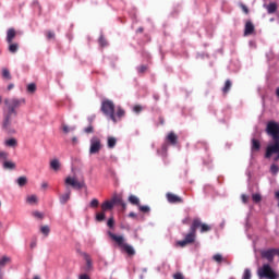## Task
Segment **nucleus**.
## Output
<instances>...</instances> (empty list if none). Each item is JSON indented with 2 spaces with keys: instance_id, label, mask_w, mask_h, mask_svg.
Returning a JSON list of instances; mask_svg holds the SVG:
<instances>
[{
  "instance_id": "obj_1",
  "label": "nucleus",
  "mask_w": 279,
  "mask_h": 279,
  "mask_svg": "<svg viewBox=\"0 0 279 279\" xmlns=\"http://www.w3.org/2000/svg\"><path fill=\"white\" fill-rule=\"evenodd\" d=\"M26 102L27 100L25 98H4L2 129L5 130V132L14 134V130H12V119H16V117H19V108L25 106Z\"/></svg>"
},
{
  "instance_id": "obj_2",
  "label": "nucleus",
  "mask_w": 279,
  "mask_h": 279,
  "mask_svg": "<svg viewBox=\"0 0 279 279\" xmlns=\"http://www.w3.org/2000/svg\"><path fill=\"white\" fill-rule=\"evenodd\" d=\"M108 235L110 239H112V241H116L119 247H121V250H123V252H125L129 256H134V254H136L134 246L125 243V238L123 235H117L110 231L108 232Z\"/></svg>"
},
{
  "instance_id": "obj_3",
  "label": "nucleus",
  "mask_w": 279,
  "mask_h": 279,
  "mask_svg": "<svg viewBox=\"0 0 279 279\" xmlns=\"http://www.w3.org/2000/svg\"><path fill=\"white\" fill-rule=\"evenodd\" d=\"M258 278H266V279H279V271L274 269L271 265L264 264L260 268L257 269Z\"/></svg>"
},
{
  "instance_id": "obj_4",
  "label": "nucleus",
  "mask_w": 279,
  "mask_h": 279,
  "mask_svg": "<svg viewBox=\"0 0 279 279\" xmlns=\"http://www.w3.org/2000/svg\"><path fill=\"white\" fill-rule=\"evenodd\" d=\"M101 111L106 117H109L113 123H117V118L114 117V102H112V100L102 101Z\"/></svg>"
},
{
  "instance_id": "obj_5",
  "label": "nucleus",
  "mask_w": 279,
  "mask_h": 279,
  "mask_svg": "<svg viewBox=\"0 0 279 279\" xmlns=\"http://www.w3.org/2000/svg\"><path fill=\"white\" fill-rule=\"evenodd\" d=\"M274 154H276V156L274 157V161L278 162L279 161V140H274V144H269L267 146L265 158H270L271 156H274Z\"/></svg>"
},
{
  "instance_id": "obj_6",
  "label": "nucleus",
  "mask_w": 279,
  "mask_h": 279,
  "mask_svg": "<svg viewBox=\"0 0 279 279\" xmlns=\"http://www.w3.org/2000/svg\"><path fill=\"white\" fill-rule=\"evenodd\" d=\"M268 136H271L272 141H279V123L276 121H269L266 126Z\"/></svg>"
},
{
  "instance_id": "obj_7",
  "label": "nucleus",
  "mask_w": 279,
  "mask_h": 279,
  "mask_svg": "<svg viewBox=\"0 0 279 279\" xmlns=\"http://www.w3.org/2000/svg\"><path fill=\"white\" fill-rule=\"evenodd\" d=\"M101 151V140L97 136L90 138L89 154H99Z\"/></svg>"
},
{
  "instance_id": "obj_8",
  "label": "nucleus",
  "mask_w": 279,
  "mask_h": 279,
  "mask_svg": "<svg viewBox=\"0 0 279 279\" xmlns=\"http://www.w3.org/2000/svg\"><path fill=\"white\" fill-rule=\"evenodd\" d=\"M195 236H196L195 231L190 229V232L185 235L184 240L179 241L178 245L180 247H186V245H189L191 243H195Z\"/></svg>"
},
{
  "instance_id": "obj_9",
  "label": "nucleus",
  "mask_w": 279,
  "mask_h": 279,
  "mask_svg": "<svg viewBox=\"0 0 279 279\" xmlns=\"http://www.w3.org/2000/svg\"><path fill=\"white\" fill-rule=\"evenodd\" d=\"M65 184L72 186V189H84L86 186V182L77 181L75 178L68 177L65 179Z\"/></svg>"
},
{
  "instance_id": "obj_10",
  "label": "nucleus",
  "mask_w": 279,
  "mask_h": 279,
  "mask_svg": "<svg viewBox=\"0 0 279 279\" xmlns=\"http://www.w3.org/2000/svg\"><path fill=\"white\" fill-rule=\"evenodd\" d=\"M262 258H266L268 263H274V257L276 256V248L263 250L260 251Z\"/></svg>"
},
{
  "instance_id": "obj_11",
  "label": "nucleus",
  "mask_w": 279,
  "mask_h": 279,
  "mask_svg": "<svg viewBox=\"0 0 279 279\" xmlns=\"http://www.w3.org/2000/svg\"><path fill=\"white\" fill-rule=\"evenodd\" d=\"M167 199L170 204H182V198L173 193H168Z\"/></svg>"
},
{
  "instance_id": "obj_12",
  "label": "nucleus",
  "mask_w": 279,
  "mask_h": 279,
  "mask_svg": "<svg viewBox=\"0 0 279 279\" xmlns=\"http://www.w3.org/2000/svg\"><path fill=\"white\" fill-rule=\"evenodd\" d=\"M252 34H254V24L248 21L244 27V36H252Z\"/></svg>"
},
{
  "instance_id": "obj_13",
  "label": "nucleus",
  "mask_w": 279,
  "mask_h": 279,
  "mask_svg": "<svg viewBox=\"0 0 279 279\" xmlns=\"http://www.w3.org/2000/svg\"><path fill=\"white\" fill-rule=\"evenodd\" d=\"M27 182L29 181L26 175H21L15 180V183L17 184V186H20V189L27 186Z\"/></svg>"
},
{
  "instance_id": "obj_14",
  "label": "nucleus",
  "mask_w": 279,
  "mask_h": 279,
  "mask_svg": "<svg viewBox=\"0 0 279 279\" xmlns=\"http://www.w3.org/2000/svg\"><path fill=\"white\" fill-rule=\"evenodd\" d=\"M62 163H60V159L54 158L50 161V169H52V171H60Z\"/></svg>"
},
{
  "instance_id": "obj_15",
  "label": "nucleus",
  "mask_w": 279,
  "mask_h": 279,
  "mask_svg": "<svg viewBox=\"0 0 279 279\" xmlns=\"http://www.w3.org/2000/svg\"><path fill=\"white\" fill-rule=\"evenodd\" d=\"M16 38V31L14 28H9L7 32V43L12 44V40Z\"/></svg>"
},
{
  "instance_id": "obj_16",
  "label": "nucleus",
  "mask_w": 279,
  "mask_h": 279,
  "mask_svg": "<svg viewBox=\"0 0 279 279\" xmlns=\"http://www.w3.org/2000/svg\"><path fill=\"white\" fill-rule=\"evenodd\" d=\"M2 167L8 171H14V169H16V163L7 159V161L2 163Z\"/></svg>"
},
{
  "instance_id": "obj_17",
  "label": "nucleus",
  "mask_w": 279,
  "mask_h": 279,
  "mask_svg": "<svg viewBox=\"0 0 279 279\" xmlns=\"http://www.w3.org/2000/svg\"><path fill=\"white\" fill-rule=\"evenodd\" d=\"M4 145L5 147H12L14 149L19 146V141H16L14 137H11L4 141Z\"/></svg>"
},
{
  "instance_id": "obj_18",
  "label": "nucleus",
  "mask_w": 279,
  "mask_h": 279,
  "mask_svg": "<svg viewBox=\"0 0 279 279\" xmlns=\"http://www.w3.org/2000/svg\"><path fill=\"white\" fill-rule=\"evenodd\" d=\"M83 256L86 262V271H90V269H93V259H90V255L86 253H84Z\"/></svg>"
},
{
  "instance_id": "obj_19",
  "label": "nucleus",
  "mask_w": 279,
  "mask_h": 279,
  "mask_svg": "<svg viewBox=\"0 0 279 279\" xmlns=\"http://www.w3.org/2000/svg\"><path fill=\"white\" fill-rule=\"evenodd\" d=\"M111 202H112L113 206H114V204H119L120 206H122V208H126L125 202H123V198H121L118 195L113 196Z\"/></svg>"
},
{
  "instance_id": "obj_20",
  "label": "nucleus",
  "mask_w": 279,
  "mask_h": 279,
  "mask_svg": "<svg viewBox=\"0 0 279 279\" xmlns=\"http://www.w3.org/2000/svg\"><path fill=\"white\" fill-rule=\"evenodd\" d=\"M10 263H12V258L8 257V255H3L0 259V271Z\"/></svg>"
},
{
  "instance_id": "obj_21",
  "label": "nucleus",
  "mask_w": 279,
  "mask_h": 279,
  "mask_svg": "<svg viewBox=\"0 0 279 279\" xmlns=\"http://www.w3.org/2000/svg\"><path fill=\"white\" fill-rule=\"evenodd\" d=\"M71 199V190L68 189L66 193L60 196V204H66Z\"/></svg>"
},
{
  "instance_id": "obj_22",
  "label": "nucleus",
  "mask_w": 279,
  "mask_h": 279,
  "mask_svg": "<svg viewBox=\"0 0 279 279\" xmlns=\"http://www.w3.org/2000/svg\"><path fill=\"white\" fill-rule=\"evenodd\" d=\"M26 203H28L31 206H35L36 204H38V196H36V194L28 195L26 197Z\"/></svg>"
},
{
  "instance_id": "obj_23",
  "label": "nucleus",
  "mask_w": 279,
  "mask_h": 279,
  "mask_svg": "<svg viewBox=\"0 0 279 279\" xmlns=\"http://www.w3.org/2000/svg\"><path fill=\"white\" fill-rule=\"evenodd\" d=\"M112 208H114L112 201H106L101 205L102 213H106V210H112Z\"/></svg>"
},
{
  "instance_id": "obj_24",
  "label": "nucleus",
  "mask_w": 279,
  "mask_h": 279,
  "mask_svg": "<svg viewBox=\"0 0 279 279\" xmlns=\"http://www.w3.org/2000/svg\"><path fill=\"white\" fill-rule=\"evenodd\" d=\"M268 14H274L278 10V4L276 2H270L268 5H265Z\"/></svg>"
},
{
  "instance_id": "obj_25",
  "label": "nucleus",
  "mask_w": 279,
  "mask_h": 279,
  "mask_svg": "<svg viewBox=\"0 0 279 279\" xmlns=\"http://www.w3.org/2000/svg\"><path fill=\"white\" fill-rule=\"evenodd\" d=\"M202 220H199V219H194L193 220V223H192V226H191V228H190V230H192L193 232H197V228H202Z\"/></svg>"
},
{
  "instance_id": "obj_26",
  "label": "nucleus",
  "mask_w": 279,
  "mask_h": 279,
  "mask_svg": "<svg viewBox=\"0 0 279 279\" xmlns=\"http://www.w3.org/2000/svg\"><path fill=\"white\" fill-rule=\"evenodd\" d=\"M252 151H260V142L256 138L252 140V146H251Z\"/></svg>"
},
{
  "instance_id": "obj_27",
  "label": "nucleus",
  "mask_w": 279,
  "mask_h": 279,
  "mask_svg": "<svg viewBox=\"0 0 279 279\" xmlns=\"http://www.w3.org/2000/svg\"><path fill=\"white\" fill-rule=\"evenodd\" d=\"M167 140L169 141V143H171V145L178 144V135H175V133H173V132H170L168 134Z\"/></svg>"
},
{
  "instance_id": "obj_28",
  "label": "nucleus",
  "mask_w": 279,
  "mask_h": 279,
  "mask_svg": "<svg viewBox=\"0 0 279 279\" xmlns=\"http://www.w3.org/2000/svg\"><path fill=\"white\" fill-rule=\"evenodd\" d=\"M8 158H10V154L5 150H0V162H5L8 161Z\"/></svg>"
},
{
  "instance_id": "obj_29",
  "label": "nucleus",
  "mask_w": 279,
  "mask_h": 279,
  "mask_svg": "<svg viewBox=\"0 0 279 279\" xmlns=\"http://www.w3.org/2000/svg\"><path fill=\"white\" fill-rule=\"evenodd\" d=\"M129 202L130 204H133V206H138L141 204V199H138V197L135 195H130Z\"/></svg>"
},
{
  "instance_id": "obj_30",
  "label": "nucleus",
  "mask_w": 279,
  "mask_h": 279,
  "mask_svg": "<svg viewBox=\"0 0 279 279\" xmlns=\"http://www.w3.org/2000/svg\"><path fill=\"white\" fill-rule=\"evenodd\" d=\"M232 88V82H230V80L226 81L225 83V87L222 88V93L225 95H228V93H230V89Z\"/></svg>"
},
{
  "instance_id": "obj_31",
  "label": "nucleus",
  "mask_w": 279,
  "mask_h": 279,
  "mask_svg": "<svg viewBox=\"0 0 279 279\" xmlns=\"http://www.w3.org/2000/svg\"><path fill=\"white\" fill-rule=\"evenodd\" d=\"M107 145L109 149H114L117 146V140L114 137H108Z\"/></svg>"
},
{
  "instance_id": "obj_32",
  "label": "nucleus",
  "mask_w": 279,
  "mask_h": 279,
  "mask_svg": "<svg viewBox=\"0 0 279 279\" xmlns=\"http://www.w3.org/2000/svg\"><path fill=\"white\" fill-rule=\"evenodd\" d=\"M40 232L44 234V236H49V232H51V229L49 226L45 225L40 227Z\"/></svg>"
},
{
  "instance_id": "obj_33",
  "label": "nucleus",
  "mask_w": 279,
  "mask_h": 279,
  "mask_svg": "<svg viewBox=\"0 0 279 279\" xmlns=\"http://www.w3.org/2000/svg\"><path fill=\"white\" fill-rule=\"evenodd\" d=\"M2 77H4V80H12V74H10V70H8L7 68L2 69Z\"/></svg>"
},
{
  "instance_id": "obj_34",
  "label": "nucleus",
  "mask_w": 279,
  "mask_h": 279,
  "mask_svg": "<svg viewBox=\"0 0 279 279\" xmlns=\"http://www.w3.org/2000/svg\"><path fill=\"white\" fill-rule=\"evenodd\" d=\"M270 172L272 173V175H278V172H279V167H278V165L272 163V165L270 166Z\"/></svg>"
},
{
  "instance_id": "obj_35",
  "label": "nucleus",
  "mask_w": 279,
  "mask_h": 279,
  "mask_svg": "<svg viewBox=\"0 0 279 279\" xmlns=\"http://www.w3.org/2000/svg\"><path fill=\"white\" fill-rule=\"evenodd\" d=\"M9 51H10L11 53H16V52L19 51V44H11V45L9 46Z\"/></svg>"
},
{
  "instance_id": "obj_36",
  "label": "nucleus",
  "mask_w": 279,
  "mask_h": 279,
  "mask_svg": "<svg viewBox=\"0 0 279 279\" xmlns=\"http://www.w3.org/2000/svg\"><path fill=\"white\" fill-rule=\"evenodd\" d=\"M75 130V126L69 128L66 124H62V131L64 134H69V132H73Z\"/></svg>"
},
{
  "instance_id": "obj_37",
  "label": "nucleus",
  "mask_w": 279,
  "mask_h": 279,
  "mask_svg": "<svg viewBox=\"0 0 279 279\" xmlns=\"http://www.w3.org/2000/svg\"><path fill=\"white\" fill-rule=\"evenodd\" d=\"M105 220H106V214L104 211L96 214V221H105Z\"/></svg>"
},
{
  "instance_id": "obj_38",
  "label": "nucleus",
  "mask_w": 279,
  "mask_h": 279,
  "mask_svg": "<svg viewBox=\"0 0 279 279\" xmlns=\"http://www.w3.org/2000/svg\"><path fill=\"white\" fill-rule=\"evenodd\" d=\"M27 93H31V94L36 93V85L34 83H31L27 85Z\"/></svg>"
},
{
  "instance_id": "obj_39",
  "label": "nucleus",
  "mask_w": 279,
  "mask_h": 279,
  "mask_svg": "<svg viewBox=\"0 0 279 279\" xmlns=\"http://www.w3.org/2000/svg\"><path fill=\"white\" fill-rule=\"evenodd\" d=\"M33 217H35L36 219H45V215L38 210L33 211Z\"/></svg>"
},
{
  "instance_id": "obj_40",
  "label": "nucleus",
  "mask_w": 279,
  "mask_h": 279,
  "mask_svg": "<svg viewBox=\"0 0 279 279\" xmlns=\"http://www.w3.org/2000/svg\"><path fill=\"white\" fill-rule=\"evenodd\" d=\"M85 134H93L95 132V128L93 124H89L87 128L84 129Z\"/></svg>"
},
{
  "instance_id": "obj_41",
  "label": "nucleus",
  "mask_w": 279,
  "mask_h": 279,
  "mask_svg": "<svg viewBox=\"0 0 279 279\" xmlns=\"http://www.w3.org/2000/svg\"><path fill=\"white\" fill-rule=\"evenodd\" d=\"M243 279H252V271L250 269L244 270Z\"/></svg>"
},
{
  "instance_id": "obj_42",
  "label": "nucleus",
  "mask_w": 279,
  "mask_h": 279,
  "mask_svg": "<svg viewBox=\"0 0 279 279\" xmlns=\"http://www.w3.org/2000/svg\"><path fill=\"white\" fill-rule=\"evenodd\" d=\"M201 232H210V226L206 223L201 225Z\"/></svg>"
},
{
  "instance_id": "obj_43",
  "label": "nucleus",
  "mask_w": 279,
  "mask_h": 279,
  "mask_svg": "<svg viewBox=\"0 0 279 279\" xmlns=\"http://www.w3.org/2000/svg\"><path fill=\"white\" fill-rule=\"evenodd\" d=\"M252 199H253V202H255V204H258V202H260V199H263V197L260 196V194H253Z\"/></svg>"
},
{
  "instance_id": "obj_44",
  "label": "nucleus",
  "mask_w": 279,
  "mask_h": 279,
  "mask_svg": "<svg viewBox=\"0 0 279 279\" xmlns=\"http://www.w3.org/2000/svg\"><path fill=\"white\" fill-rule=\"evenodd\" d=\"M97 206H99V201L97 198L92 199L90 207L92 208H97Z\"/></svg>"
},
{
  "instance_id": "obj_45",
  "label": "nucleus",
  "mask_w": 279,
  "mask_h": 279,
  "mask_svg": "<svg viewBox=\"0 0 279 279\" xmlns=\"http://www.w3.org/2000/svg\"><path fill=\"white\" fill-rule=\"evenodd\" d=\"M107 226L108 228H114V218H109L107 221Z\"/></svg>"
},
{
  "instance_id": "obj_46",
  "label": "nucleus",
  "mask_w": 279,
  "mask_h": 279,
  "mask_svg": "<svg viewBox=\"0 0 279 279\" xmlns=\"http://www.w3.org/2000/svg\"><path fill=\"white\" fill-rule=\"evenodd\" d=\"M240 8L242 9V11L244 12V14H250V9H247V7L243 3L240 4Z\"/></svg>"
},
{
  "instance_id": "obj_47",
  "label": "nucleus",
  "mask_w": 279,
  "mask_h": 279,
  "mask_svg": "<svg viewBox=\"0 0 279 279\" xmlns=\"http://www.w3.org/2000/svg\"><path fill=\"white\" fill-rule=\"evenodd\" d=\"M47 38H48V40H51V39L56 38V34L53 32L49 31L47 33Z\"/></svg>"
},
{
  "instance_id": "obj_48",
  "label": "nucleus",
  "mask_w": 279,
  "mask_h": 279,
  "mask_svg": "<svg viewBox=\"0 0 279 279\" xmlns=\"http://www.w3.org/2000/svg\"><path fill=\"white\" fill-rule=\"evenodd\" d=\"M214 260H216V263H221L222 260L221 254L214 255Z\"/></svg>"
},
{
  "instance_id": "obj_49",
  "label": "nucleus",
  "mask_w": 279,
  "mask_h": 279,
  "mask_svg": "<svg viewBox=\"0 0 279 279\" xmlns=\"http://www.w3.org/2000/svg\"><path fill=\"white\" fill-rule=\"evenodd\" d=\"M142 213H149V206H140Z\"/></svg>"
},
{
  "instance_id": "obj_50",
  "label": "nucleus",
  "mask_w": 279,
  "mask_h": 279,
  "mask_svg": "<svg viewBox=\"0 0 279 279\" xmlns=\"http://www.w3.org/2000/svg\"><path fill=\"white\" fill-rule=\"evenodd\" d=\"M99 44H100L101 47H106L107 43H106V39L104 38V36H101L99 38Z\"/></svg>"
},
{
  "instance_id": "obj_51",
  "label": "nucleus",
  "mask_w": 279,
  "mask_h": 279,
  "mask_svg": "<svg viewBox=\"0 0 279 279\" xmlns=\"http://www.w3.org/2000/svg\"><path fill=\"white\" fill-rule=\"evenodd\" d=\"M123 114H125V111L123 109L119 108L117 116L121 118V117H123Z\"/></svg>"
},
{
  "instance_id": "obj_52",
  "label": "nucleus",
  "mask_w": 279,
  "mask_h": 279,
  "mask_svg": "<svg viewBox=\"0 0 279 279\" xmlns=\"http://www.w3.org/2000/svg\"><path fill=\"white\" fill-rule=\"evenodd\" d=\"M36 245H37L36 240H33V241L31 242V244H29L31 250L36 248Z\"/></svg>"
},
{
  "instance_id": "obj_53",
  "label": "nucleus",
  "mask_w": 279,
  "mask_h": 279,
  "mask_svg": "<svg viewBox=\"0 0 279 279\" xmlns=\"http://www.w3.org/2000/svg\"><path fill=\"white\" fill-rule=\"evenodd\" d=\"M173 278H174V279H184V276H183L182 274L178 272V274H175V275L173 276Z\"/></svg>"
},
{
  "instance_id": "obj_54",
  "label": "nucleus",
  "mask_w": 279,
  "mask_h": 279,
  "mask_svg": "<svg viewBox=\"0 0 279 279\" xmlns=\"http://www.w3.org/2000/svg\"><path fill=\"white\" fill-rule=\"evenodd\" d=\"M142 110H143V107H141V106L134 107V112H136V113L141 112Z\"/></svg>"
},
{
  "instance_id": "obj_55",
  "label": "nucleus",
  "mask_w": 279,
  "mask_h": 279,
  "mask_svg": "<svg viewBox=\"0 0 279 279\" xmlns=\"http://www.w3.org/2000/svg\"><path fill=\"white\" fill-rule=\"evenodd\" d=\"M147 71V68L145 65L140 66L138 72L145 73Z\"/></svg>"
},
{
  "instance_id": "obj_56",
  "label": "nucleus",
  "mask_w": 279,
  "mask_h": 279,
  "mask_svg": "<svg viewBox=\"0 0 279 279\" xmlns=\"http://www.w3.org/2000/svg\"><path fill=\"white\" fill-rule=\"evenodd\" d=\"M78 279H90V277L86 274H83L78 277Z\"/></svg>"
},
{
  "instance_id": "obj_57",
  "label": "nucleus",
  "mask_w": 279,
  "mask_h": 279,
  "mask_svg": "<svg viewBox=\"0 0 279 279\" xmlns=\"http://www.w3.org/2000/svg\"><path fill=\"white\" fill-rule=\"evenodd\" d=\"M77 143H78L77 136L72 137V144L77 145Z\"/></svg>"
},
{
  "instance_id": "obj_58",
  "label": "nucleus",
  "mask_w": 279,
  "mask_h": 279,
  "mask_svg": "<svg viewBox=\"0 0 279 279\" xmlns=\"http://www.w3.org/2000/svg\"><path fill=\"white\" fill-rule=\"evenodd\" d=\"M14 88V83H10L7 87V90H12Z\"/></svg>"
},
{
  "instance_id": "obj_59",
  "label": "nucleus",
  "mask_w": 279,
  "mask_h": 279,
  "mask_svg": "<svg viewBox=\"0 0 279 279\" xmlns=\"http://www.w3.org/2000/svg\"><path fill=\"white\" fill-rule=\"evenodd\" d=\"M242 202L244 204H247V196L245 194L242 195Z\"/></svg>"
},
{
  "instance_id": "obj_60",
  "label": "nucleus",
  "mask_w": 279,
  "mask_h": 279,
  "mask_svg": "<svg viewBox=\"0 0 279 279\" xmlns=\"http://www.w3.org/2000/svg\"><path fill=\"white\" fill-rule=\"evenodd\" d=\"M48 186H49V184L47 182L41 183V189H47Z\"/></svg>"
},
{
  "instance_id": "obj_61",
  "label": "nucleus",
  "mask_w": 279,
  "mask_h": 279,
  "mask_svg": "<svg viewBox=\"0 0 279 279\" xmlns=\"http://www.w3.org/2000/svg\"><path fill=\"white\" fill-rule=\"evenodd\" d=\"M275 256H279V250L275 248Z\"/></svg>"
},
{
  "instance_id": "obj_62",
  "label": "nucleus",
  "mask_w": 279,
  "mask_h": 279,
  "mask_svg": "<svg viewBox=\"0 0 279 279\" xmlns=\"http://www.w3.org/2000/svg\"><path fill=\"white\" fill-rule=\"evenodd\" d=\"M129 217H136V214L130 213V214H129Z\"/></svg>"
},
{
  "instance_id": "obj_63",
  "label": "nucleus",
  "mask_w": 279,
  "mask_h": 279,
  "mask_svg": "<svg viewBox=\"0 0 279 279\" xmlns=\"http://www.w3.org/2000/svg\"><path fill=\"white\" fill-rule=\"evenodd\" d=\"M275 196L279 199V191L275 193Z\"/></svg>"
},
{
  "instance_id": "obj_64",
  "label": "nucleus",
  "mask_w": 279,
  "mask_h": 279,
  "mask_svg": "<svg viewBox=\"0 0 279 279\" xmlns=\"http://www.w3.org/2000/svg\"><path fill=\"white\" fill-rule=\"evenodd\" d=\"M276 95L279 97V87L276 89Z\"/></svg>"
}]
</instances>
